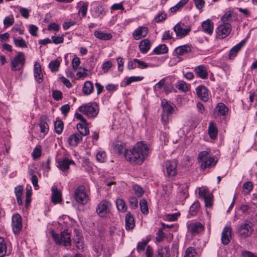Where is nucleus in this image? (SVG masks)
Segmentation results:
<instances>
[{"label":"nucleus","instance_id":"obj_1","mask_svg":"<svg viewBox=\"0 0 257 257\" xmlns=\"http://www.w3.org/2000/svg\"><path fill=\"white\" fill-rule=\"evenodd\" d=\"M149 145L144 142L137 143L130 150H125L124 156L131 164L141 165L149 154Z\"/></svg>","mask_w":257,"mask_h":257},{"label":"nucleus","instance_id":"obj_2","mask_svg":"<svg viewBox=\"0 0 257 257\" xmlns=\"http://www.w3.org/2000/svg\"><path fill=\"white\" fill-rule=\"evenodd\" d=\"M198 162L200 165V168L205 170L208 168L213 167L215 166L217 160L211 156L208 152L204 151L200 152L198 157Z\"/></svg>","mask_w":257,"mask_h":257},{"label":"nucleus","instance_id":"obj_3","mask_svg":"<svg viewBox=\"0 0 257 257\" xmlns=\"http://www.w3.org/2000/svg\"><path fill=\"white\" fill-rule=\"evenodd\" d=\"M161 104L163 109L161 120L164 124H167L169 123L170 116L173 114L176 106L174 104L165 99L162 100Z\"/></svg>","mask_w":257,"mask_h":257},{"label":"nucleus","instance_id":"obj_4","mask_svg":"<svg viewBox=\"0 0 257 257\" xmlns=\"http://www.w3.org/2000/svg\"><path fill=\"white\" fill-rule=\"evenodd\" d=\"M79 111L89 118H95L99 112V107L95 102H89L80 106Z\"/></svg>","mask_w":257,"mask_h":257},{"label":"nucleus","instance_id":"obj_5","mask_svg":"<svg viewBox=\"0 0 257 257\" xmlns=\"http://www.w3.org/2000/svg\"><path fill=\"white\" fill-rule=\"evenodd\" d=\"M52 236L56 243L61 245L63 244L65 246H70L71 240L70 234L66 231H62L60 234L52 232Z\"/></svg>","mask_w":257,"mask_h":257},{"label":"nucleus","instance_id":"obj_6","mask_svg":"<svg viewBox=\"0 0 257 257\" xmlns=\"http://www.w3.org/2000/svg\"><path fill=\"white\" fill-rule=\"evenodd\" d=\"M178 162L176 159L167 161L165 163L164 174L166 177L174 178L177 174Z\"/></svg>","mask_w":257,"mask_h":257},{"label":"nucleus","instance_id":"obj_7","mask_svg":"<svg viewBox=\"0 0 257 257\" xmlns=\"http://www.w3.org/2000/svg\"><path fill=\"white\" fill-rule=\"evenodd\" d=\"M74 198L78 203L83 205L88 202L89 197L83 185H80L75 189Z\"/></svg>","mask_w":257,"mask_h":257},{"label":"nucleus","instance_id":"obj_8","mask_svg":"<svg viewBox=\"0 0 257 257\" xmlns=\"http://www.w3.org/2000/svg\"><path fill=\"white\" fill-rule=\"evenodd\" d=\"M111 204L107 200H103L97 205L96 211L100 217H105L107 214L110 213Z\"/></svg>","mask_w":257,"mask_h":257},{"label":"nucleus","instance_id":"obj_9","mask_svg":"<svg viewBox=\"0 0 257 257\" xmlns=\"http://www.w3.org/2000/svg\"><path fill=\"white\" fill-rule=\"evenodd\" d=\"M25 63L24 54L19 52L18 54L11 60V68L13 71H19L24 67Z\"/></svg>","mask_w":257,"mask_h":257},{"label":"nucleus","instance_id":"obj_10","mask_svg":"<svg viewBox=\"0 0 257 257\" xmlns=\"http://www.w3.org/2000/svg\"><path fill=\"white\" fill-rule=\"evenodd\" d=\"M253 229L250 222L245 220L240 224L237 230L238 235L243 238L249 236L252 233Z\"/></svg>","mask_w":257,"mask_h":257},{"label":"nucleus","instance_id":"obj_11","mask_svg":"<svg viewBox=\"0 0 257 257\" xmlns=\"http://www.w3.org/2000/svg\"><path fill=\"white\" fill-rule=\"evenodd\" d=\"M231 27L230 24H223L220 25L216 30L217 37L223 39L227 37L230 33Z\"/></svg>","mask_w":257,"mask_h":257},{"label":"nucleus","instance_id":"obj_12","mask_svg":"<svg viewBox=\"0 0 257 257\" xmlns=\"http://www.w3.org/2000/svg\"><path fill=\"white\" fill-rule=\"evenodd\" d=\"M199 197L204 200L205 206L210 207L212 204L213 195L209 191L205 188L200 189L199 191Z\"/></svg>","mask_w":257,"mask_h":257},{"label":"nucleus","instance_id":"obj_13","mask_svg":"<svg viewBox=\"0 0 257 257\" xmlns=\"http://www.w3.org/2000/svg\"><path fill=\"white\" fill-rule=\"evenodd\" d=\"M12 226L15 234L19 233L22 229V218L19 214H16L12 217Z\"/></svg>","mask_w":257,"mask_h":257},{"label":"nucleus","instance_id":"obj_14","mask_svg":"<svg viewBox=\"0 0 257 257\" xmlns=\"http://www.w3.org/2000/svg\"><path fill=\"white\" fill-rule=\"evenodd\" d=\"M74 165V162L67 158L59 159L58 161V167L63 172H67L69 169V166Z\"/></svg>","mask_w":257,"mask_h":257},{"label":"nucleus","instance_id":"obj_15","mask_svg":"<svg viewBox=\"0 0 257 257\" xmlns=\"http://www.w3.org/2000/svg\"><path fill=\"white\" fill-rule=\"evenodd\" d=\"M173 30L176 33V36L180 38H183L187 36L191 31L190 28H184L180 23L177 24Z\"/></svg>","mask_w":257,"mask_h":257},{"label":"nucleus","instance_id":"obj_16","mask_svg":"<svg viewBox=\"0 0 257 257\" xmlns=\"http://www.w3.org/2000/svg\"><path fill=\"white\" fill-rule=\"evenodd\" d=\"M231 238V229L229 226L224 227L221 237V242L224 245H227L229 243Z\"/></svg>","mask_w":257,"mask_h":257},{"label":"nucleus","instance_id":"obj_17","mask_svg":"<svg viewBox=\"0 0 257 257\" xmlns=\"http://www.w3.org/2000/svg\"><path fill=\"white\" fill-rule=\"evenodd\" d=\"M52 202L54 204L60 203L62 202V193L57 187L53 186L51 188Z\"/></svg>","mask_w":257,"mask_h":257},{"label":"nucleus","instance_id":"obj_18","mask_svg":"<svg viewBox=\"0 0 257 257\" xmlns=\"http://www.w3.org/2000/svg\"><path fill=\"white\" fill-rule=\"evenodd\" d=\"M188 230L192 234L198 233L204 229V226L200 222H191L187 225Z\"/></svg>","mask_w":257,"mask_h":257},{"label":"nucleus","instance_id":"obj_19","mask_svg":"<svg viewBox=\"0 0 257 257\" xmlns=\"http://www.w3.org/2000/svg\"><path fill=\"white\" fill-rule=\"evenodd\" d=\"M34 75L37 82L40 83L42 82L43 76L42 72V68L40 63L38 62H36L34 64Z\"/></svg>","mask_w":257,"mask_h":257},{"label":"nucleus","instance_id":"obj_20","mask_svg":"<svg viewBox=\"0 0 257 257\" xmlns=\"http://www.w3.org/2000/svg\"><path fill=\"white\" fill-rule=\"evenodd\" d=\"M82 141V137L81 134L75 133L70 135L68 138L69 144L72 147H76Z\"/></svg>","mask_w":257,"mask_h":257},{"label":"nucleus","instance_id":"obj_21","mask_svg":"<svg viewBox=\"0 0 257 257\" xmlns=\"http://www.w3.org/2000/svg\"><path fill=\"white\" fill-rule=\"evenodd\" d=\"M197 96L203 101H207L208 99V92L207 88L202 85H200L196 89Z\"/></svg>","mask_w":257,"mask_h":257},{"label":"nucleus","instance_id":"obj_22","mask_svg":"<svg viewBox=\"0 0 257 257\" xmlns=\"http://www.w3.org/2000/svg\"><path fill=\"white\" fill-rule=\"evenodd\" d=\"M148 32V29L147 27L141 26L134 32L133 36L135 39L138 40L146 37Z\"/></svg>","mask_w":257,"mask_h":257},{"label":"nucleus","instance_id":"obj_23","mask_svg":"<svg viewBox=\"0 0 257 257\" xmlns=\"http://www.w3.org/2000/svg\"><path fill=\"white\" fill-rule=\"evenodd\" d=\"M202 31L209 35H211L213 33L214 29L213 23L209 19L203 22L202 23Z\"/></svg>","mask_w":257,"mask_h":257},{"label":"nucleus","instance_id":"obj_24","mask_svg":"<svg viewBox=\"0 0 257 257\" xmlns=\"http://www.w3.org/2000/svg\"><path fill=\"white\" fill-rule=\"evenodd\" d=\"M245 43L246 40L244 39L236 45L234 46L233 48H232L228 54V58L229 59H233L236 56L237 53L240 50L241 47L245 44Z\"/></svg>","mask_w":257,"mask_h":257},{"label":"nucleus","instance_id":"obj_25","mask_svg":"<svg viewBox=\"0 0 257 257\" xmlns=\"http://www.w3.org/2000/svg\"><path fill=\"white\" fill-rule=\"evenodd\" d=\"M125 228L126 230H131L134 228L135 225V219L131 212H128L125 218Z\"/></svg>","mask_w":257,"mask_h":257},{"label":"nucleus","instance_id":"obj_26","mask_svg":"<svg viewBox=\"0 0 257 257\" xmlns=\"http://www.w3.org/2000/svg\"><path fill=\"white\" fill-rule=\"evenodd\" d=\"M208 131V135L211 139L215 140L216 139L218 135V129L213 121L210 122Z\"/></svg>","mask_w":257,"mask_h":257},{"label":"nucleus","instance_id":"obj_27","mask_svg":"<svg viewBox=\"0 0 257 257\" xmlns=\"http://www.w3.org/2000/svg\"><path fill=\"white\" fill-rule=\"evenodd\" d=\"M92 11L93 15L94 18H99L102 19L105 14L104 9L101 5H96L94 7Z\"/></svg>","mask_w":257,"mask_h":257},{"label":"nucleus","instance_id":"obj_28","mask_svg":"<svg viewBox=\"0 0 257 257\" xmlns=\"http://www.w3.org/2000/svg\"><path fill=\"white\" fill-rule=\"evenodd\" d=\"M151 42L148 39L142 40L139 44V49L141 53L146 54L151 47Z\"/></svg>","mask_w":257,"mask_h":257},{"label":"nucleus","instance_id":"obj_29","mask_svg":"<svg viewBox=\"0 0 257 257\" xmlns=\"http://www.w3.org/2000/svg\"><path fill=\"white\" fill-rule=\"evenodd\" d=\"M47 117L45 115L42 116L40 119L39 126L40 127L41 132L47 134L48 132L49 126L47 122Z\"/></svg>","mask_w":257,"mask_h":257},{"label":"nucleus","instance_id":"obj_30","mask_svg":"<svg viewBox=\"0 0 257 257\" xmlns=\"http://www.w3.org/2000/svg\"><path fill=\"white\" fill-rule=\"evenodd\" d=\"M113 148L115 152L119 155L123 153H124V154L125 150H127L124 147V144L120 141L113 143Z\"/></svg>","mask_w":257,"mask_h":257},{"label":"nucleus","instance_id":"obj_31","mask_svg":"<svg viewBox=\"0 0 257 257\" xmlns=\"http://www.w3.org/2000/svg\"><path fill=\"white\" fill-rule=\"evenodd\" d=\"M195 72L198 76L202 79H206L208 73L207 69L203 65H199L195 68Z\"/></svg>","mask_w":257,"mask_h":257},{"label":"nucleus","instance_id":"obj_32","mask_svg":"<svg viewBox=\"0 0 257 257\" xmlns=\"http://www.w3.org/2000/svg\"><path fill=\"white\" fill-rule=\"evenodd\" d=\"M93 84L91 82L87 81L84 83L82 91L85 95H88L90 94L93 92Z\"/></svg>","mask_w":257,"mask_h":257},{"label":"nucleus","instance_id":"obj_33","mask_svg":"<svg viewBox=\"0 0 257 257\" xmlns=\"http://www.w3.org/2000/svg\"><path fill=\"white\" fill-rule=\"evenodd\" d=\"M94 36L96 38L101 40H109L112 38L110 33H105L99 30H96L94 32Z\"/></svg>","mask_w":257,"mask_h":257},{"label":"nucleus","instance_id":"obj_34","mask_svg":"<svg viewBox=\"0 0 257 257\" xmlns=\"http://www.w3.org/2000/svg\"><path fill=\"white\" fill-rule=\"evenodd\" d=\"M215 110L220 115L225 116L228 111V107L223 103H218L216 106Z\"/></svg>","mask_w":257,"mask_h":257},{"label":"nucleus","instance_id":"obj_35","mask_svg":"<svg viewBox=\"0 0 257 257\" xmlns=\"http://www.w3.org/2000/svg\"><path fill=\"white\" fill-rule=\"evenodd\" d=\"M191 51V47L187 45L179 46L175 49L176 53L178 55H183L184 54L190 52Z\"/></svg>","mask_w":257,"mask_h":257},{"label":"nucleus","instance_id":"obj_36","mask_svg":"<svg viewBox=\"0 0 257 257\" xmlns=\"http://www.w3.org/2000/svg\"><path fill=\"white\" fill-rule=\"evenodd\" d=\"M115 203L118 211L122 212H125L126 211L127 206L122 199H117L115 201Z\"/></svg>","mask_w":257,"mask_h":257},{"label":"nucleus","instance_id":"obj_37","mask_svg":"<svg viewBox=\"0 0 257 257\" xmlns=\"http://www.w3.org/2000/svg\"><path fill=\"white\" fill-rule=\"evenodd\" d=\"M168 52V49L166 45L162 44L156 47L153 53L156 55L166 54Z\"/></svg>","mask_w":257,"mask_h":257},{"label":"nucleus","instance_id":"obj_38","mask_svg":"<svg viewBox=\"0 0 257 257\" xmlns=\"http://www.w3.org/2000/svg\"><path fill=\"white\" fill-rule=\"evenodd\" d=\"M23 188L22 186H18L15 188V192L17 196V201L18 203L21 205L23 204L22 195L23 194Z\"/></svg>","mask_w":257,"mask_h":257},{"label":"nucleus","instance_id":"obj_39","mask_svg":"<svg viewBox=\"0 0 257 257\" xmlns=\"http://www.w3.org/2000/svg\"><path fill=\"white\" fill-rule=\"evenodd\" d=\"M169 248L168 246L159 248L157 251V257H170Z\"/></svg>","mask_w":257,"mask_h":257},{"label":"nucleus","instance_id":"obj_40","mask_svg":"<svg viewBox=\"0 0 257 257\" xmlns=\"http://www.w3.org/2000/svg\"><path fill=\"white\" fill-rule=\"evenodd\" d=\"M7 246L4 239L0 237V257H4L7 253Z\"/></svg>","mask_w":257,"mask_h":257},{"label":"nucleus","instance_id":"obj_41","mask_svg":"<svg viewBox=\"0 0 257 257\" xmlns=\"http://www.w3.org/2000/svg\"><path fill=\"white\" fill-rule=\"evenodd\" d=\"M64 127L63 122L60 120H56L54 123L55 132L58 134L62 133Z\"/></svg>","mask_w":257,"mask_h":257},{"label":"nucleus","instance_id":"obj_42","mask_svg":"<svg viewBox=\"0 0 257 257\" xmlns=\"http://www.w3.org/2000/svg\"><path fill=\"white\" fill-rule=\"evenodd\" d=\"M60 65V62L57 60H55L50 62L49 67L52 72H57L59 70Z\"/></svg>","mask_w":257,"mask_h":257},{"label":"nucleus","instance_id":"obj_43","mask_svg":"<svg viewBox=\"0 0 257 257\" xmlns=\"http://www.w3.org/2000/svg\"><path fill=\"white\" fill-rule=\"evenodd\" d=\"M140 206L141 212L144 214H147L149 212L147 202L145 199H142L140 202Z\"/></svg>","mask_w":257,"mask_h":257},{"label":"nucleus","instance_id":"obj_44","mask_svg":"<svg viewBox=\"0 0 257 257\" xmlns=\"http://www.w3.org/2000/svg\"><path fill=\"white\" fill-rule=\"evenodd\" d=\"M231 13L230 12H226L221 18V21L223 24H230L231 21Z\"/></svg>","mask_w":257,"mask_h":257},{"label":"nucleus","instance_id":"obj_45","mask_svg":"<svg viewBox=\"0 0 257 257\" xmlns=\"http://www.w3.org/2000/svg\"><path fill=\"white\" fill-rule=\"evenodd\" d=\"M14 42L15 45L17 47L22 48L27 47L25 41L22 38H20L19 39L14 38Z\"/></svg>","mask_w":257,"mask_h":257},{"label":"nucleus","instance_id":"obj_46","mask_svg":"<svg viewBox=\"0 0 257 257\" xmlns=\"http://www.w3.org/2000/svg\"><path fill=\"white\" fill-rule=\"evenodd\" d=\"M196 251L193 247H188L185 252L184 257H196Z\"/></svg>","mask_w":257,"mask_h":257},{"label":"nucleus","instance_id":"obj_47","mask_svg":"<svg viewBox=\"0 0 257 257\" xmlns=\"http://www.w3.org/2000/svg\"><path fill=\"white\" fill-rule=\"evenodd\" d=\"M97 161L100 163H103L106 161V155L105 152L101 151L97 153L96 155Z\"/></svg>","mask_w":257,"mask_h":257},{"label":"nucleus","instance_id":"obj_48","mask_svg":"<svg viewBox=\"0 0 257 257\" xmlns=\"http://www.w3.org/2000/svg\"><path fill=\"white\" fill-rule=\"evenodd\" d=\"M199 208V203L198 202H194L190 207L189 213L191 215L194 216L196 215L197 211Z\"/></svg>","mask_w":257,"mask_h":257},{"label":"nucleus","instance_id":"obj_49","mask_svg":"<svg viewBox=\"0 0 257 257\" xmlns=\"http://www.w3.org/2000/svg\"><path fill=\"white\" fill-rule=\"evenodd\" d=\"M252 189V184L251 182H247L243 184L242 190L245 194H248Z\"/></svg>","mask_w":257,"mask_h":257},{"label":"nucleus","instance_id":"obj_50","mask_svg":"<svg viewBox=\"0 0 257 257\" xmlns=\"http://www.w3.org/2000/svg\"><path fill=\"white\" fill-rule=\"evenodd\" d=\"M14 23V19L13 16L6 17L4 20V24L5 27L12 26Z\"/></svg>","mask_w":257,"mask_h":257},{"label":"nucleus","instance_id":"obj_51","mask_svg":"<svg viewBox=\"0 0 257 257\" xmlns=\"http://www.w3.org/2000/svg\"><path fill=\"white\" fill-rule=\"evenodd\" d=\"M144 78L141 76H131L127 79L126 81V85H128L134 82L140 81Z\"/></svg>","mask_w":257,"mask_h":257},{"label":"nucleus","instance_id":"obj_52","mask_svg":"<svg viewBox=\"0 0 257 257\" xmlns=\"http://www.w3.org/2000/svg\"><path fill=\"white\" fill-rule=\"evenodd\" d=\"M177 88L183 92H186L188 90L187 84L184 81H179L178 82Z\"/></svg>","mask_w":257,"mask_h":257},{"label":"nucleus","instance_id":"obj_53","mask_svg":"<svg viewBox=\"0 0 257 257\" xmlns=\"http://www.w3.org/2000/svg\"><path fill=\"white\" fill-rule=\"evenodd\" d=\"M52 96L56 100H61L62 98V93L59 90H53L52 91Z\"/></svg>","mask_w":257,"mask_h":257},{"label":"nucleus","instance_id":"obj_54","mask_svg":"<svg viewBox=\"0 0 257 257\" xmlns=\"http://www.w3.org/2000/svg\"><path fill=\"white\" fill-rule=\"evenodd\" d=\"M135 61L137 63V67L140 69H145L147 68L149 66V65L147 63L139 59H135Z\"/></svg>","mask_w":257,"mask_h":257},{"label":"nucleus","instance_id":"obj_55","mask_svg":"<svg viewBox=\"0 0 257 257\" xmlns=\"http://www.w3.org/2000/svg\"><path fill=\"white\" fill-rule=\"evenodd\" d=\"M41 155V147H36L33 151L32 156L33 159H36L39 157H40Z\"/></svg>","mask_w":257,"mask_h":257},{"label":"nucleus","instance_id":"obj_56","mask_svg":"<svg viewBox=\"0 0 257 257\" xmlns=\"http://www.w3.org/2000/svg\"><path fill=\"white\" fill-rule=\"evenodd\" d=\"M88 3H85L80 8L79 10V13L81 14L82 17H85L87 12Z\"/></svg>","mask_w":257,"mask_h":257},{"label":"nucleus","instance_id":"obj_57","mask_svg":"<svg viewBox=\"0 0 257 257\" xmlns=\"http://www.w3.org/2000/svg\"><path fill=\"white\" fill-rule=\"evenodd\" d=\"M38 30V28L34 25H30L29 26V32L33 36H37Z\"/></svg>","mask_w":257,"mask_h":257},{"label":"nucleus","instance_id":"obj_58","mask_svg":"<svg viewBox=\"0 0 257 257\" xmlns=\"http://www.w3.org/2000/svg\"><path fill=\"white\" fill-rule=\"evenodd\" d=\"M52 42L55 44H58L62 43L64 41V38L63 36H53L51 37Z\"/></svg>","mask_w":257,"mask_h":257},{"label":"nucleus","instance_id":"obj_59","mask_svg":"<svg viewBox=\"0 0 257 257\" xmlns=\"http://www.w3.org/2000/svg\"><path fill=\"white\" fill-rule=\"evenodd\" d=\"M195 6L197 9L199 10H202L204 4L205 2L204 0H194Z\"/></svg>","mask_w":257,"mask_h":257},{"label":"nucleus","instance_id":"obj_60","mask_svg":"<svg viewBox=\"0 0 257 257\" xmlns=\"http://www.w3.org/2000/svg\"><path fill=\"white\" fill-rule=\"evenodd\" d=\"M134 190L136 195L138 197H140L142 195L143 193V189L140 186L138 185H134Z\"/></svg>","mask_w":257,"mask_h":257},{"label":"nucleus","instance_id":"obj_61","mask_svg":"<svg viewBox=\"0 0 257 257\" xmlns=\"http://www.w3.org/2000/svg\"><path fill=\"white\" fill-rule=\"evenodd\" d=\"M129 202L133 208H136L138 205V201L136 197H131L129 198Z\"/></svg>","mask_w":257,"mask_h":257},{"label":"nucleus","instance_id":"obj_62","mask_svg":"<svg viewBox=\"0 0 257 257\" xmlns=\"http://www.w3.org/2000/svg\"><path fill=\"white\" fill-rule=\"evenodd\" d=\"M148 242V241H142L139 242L137 246V249L138 251L140 252L141 251L144 250Z\"/></svg>","mask_w":257,"mask_h":257},{"label":"nucleus","instance_id":"obj_63","mask_svg":"<svg viewBox=\"0 0 257 257\" xmlns=\"http://www.w3.org/2000/svg\"><path fill=\"white\" fill-rule=\"evenodd\" d=\"M112 67V63L110 61H108L102 64V68L104 73L107 72L109 69Z\"/></svg>","mask_w":257,"mask_h":257},{"label":"nucleus","instance_id":"obj_64","mask_svg":"<svg viewBox=\"0 0 257 257\" xmlns=\"http://www.w3.org/2000/svg\"><path fill=\"white\" fill-rule=\"evenodd\" d=\"M80 63V59L77 57H74L72 61V65L73 69L76 70L78 68V66H79Z\"/></svg>","mask_w":257,"mask_h":257}]
</instances>
